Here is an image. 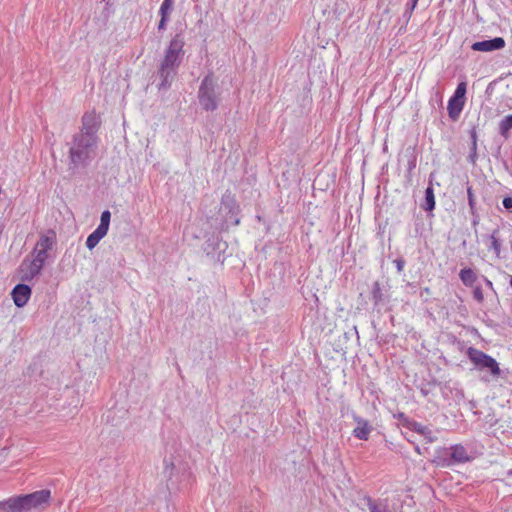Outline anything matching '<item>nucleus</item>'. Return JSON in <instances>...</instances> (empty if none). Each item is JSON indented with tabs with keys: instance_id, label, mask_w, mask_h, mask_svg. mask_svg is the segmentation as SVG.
Segmentation results:
<instances>
[{
	"instance_id": "1",
	"label": "nucleus",
	"mask_w": 512,
	"mask_h": 512,
	"mask_svg": "<svg viewBox=\"0 0 512 512\" xmlns=\"http://www.w3.org/2000/svg\"><path fill=\"white\" fill-rule=\"evenodd\" d=\"M241 217V208L235 195L226 190L221 197L218 210L207 216V223L214 231L221 233L228 231L232 226H238Z\"/></svg>"
},
{
	"instance_id": "2",
	"label": "nucleus",
	"mask_w": 512,
	"mask_h": 512,
	"mask_svg": "<svg viewBox=\"0 0 512 512\" xmlns=\"http://www.w3.org/2000/svg\"><path fill=\"white\" fill-rule=\"evenodd\" d=\"M51 491L42 489L28 494H20L0 501V512H30L49 503Z\"/></svg>"
},
{
	"instance_id": "3",
	"label": "nucleus",
	"mask_w": 512,
	"mask_h": 512,
	"mask_svg": "<svg viewBox=\"0 0 512 512\" xmlns=\"http://www.w3.org/2000/svg\"><path fill=\"white\" fill-rule=\"evenodd\" d=\"M51 491L42 489L28 494H20L0 501V512H30L49 503Z\"/></svg>"
},
{
	"instance_id": "4",
	"label": "nucleus",
	"mask_w": 512,
	"mask_h": 512,
	"mask_svg": "<svg viewBox=\"0 0 512 512\" xmlns=\"http://www.w3.org/2000/svg\"><path fill=\"white\" fill-rule=\"evenodd\" d=\"M97 146L98 144L85 139L82 135H73L72 144L68 152V171L70 175L74 176L80 168L84 169L90 165Z\"/></svg>"
},
{
	"instance_id": "5",
	"label": "nucleus",
	"mask_w": 512,
	"mask_h": 512,
	"mask_svg": "<svg viewBox=\"0 0 512 512\" xmlns=\"http://www.w3.org/2000/svg\"><path fill=\"white\" fill-rule=\"evenodd\" d=\"M197 98L204 111L213 112L218 109L221 98L217 78L213 71L209 70L202 79Z\"/></svg>"
},
{
	"instance_id": "6",
	"label": "nucleus",
	"mask_w": 512,
	"mask_h": 512,
	"mask_svg": "<svg viewBox=\"0 0 512 512\" xmlns=\"http://www.w3.org/2000/svg\"><path fill=\"white\" fill-rule=\"evenodd\" d=\"M471 459L463 445L455 444L449 448H443L437 451L433 463L440 467H450L455 464L469 462Z\"/></svg>"
},
{
	"instance_id": "7",
	"label": "nucleus",
	"mask_w": 512,
	"mask_h": 512,
	"mask_svg": "<svg viewBox=\"0 0 512 512\" xmlns=\"http://www.w3.org/2000/svg\"><path fill=\"white\" fill-rule=\"evenodd\" d=\"M184 45L185 41L182 33H176L165 49L160 64L178 70L185 55Z\"/></svg>"
},
{
	"instance_id": "8",
	"label": "nucleus",
	"mask_w": 512,
	"mask_h": 512,
	"mask_svg": "<svg viewBox=\"0 0 512 512\" xmlns=\"http://www.w3.org/2000/svg\"><path fill=\"white\" fill-rule=\"evenodd\" d=\"M466 355L476 369L481 371L486 370L493 377H500L501 369L499 363L492 356L475 347H469L466 350Z\"/></svg>"
},
{
	"instance_id": "9",
	"label": "nucleus",
	"mask_w": 512,
	"mask_h": 512,
	"mask_svg": "<svg viewBox=\"0 0 512 512\" xmlns=\"http://www.w3.org/2000/svg\"><path fill=\"white\" fill-rule=\"evenodd\" d=\"M219 234L215 232L206 233L202 249L207 257L222 265L226 259L225 253L228 249V244Z\"/></svg>"
},
{
	"instance_id": "10",
	"label": "nucleus",
	"mask_w": 512,
	"mask_h": 512,
	"mask_svg": "<svg viewBox=\"0 0 512 512\" xmlns=\"http://www.w3.org/2000/svg\"><path fill=\"white\" fill-rule=\"evenodd\" d=\"M81 129L77 135H82L96 144L99 142L98 131L101 128V118L96 114L95 110L87 111L81 118Z\"/></svg>"
},
{
	"instance_id": "11",
	"label": "nucleus",
	"mask_w": 512,
	"mask_h": 512,
	"mask_svg": "<svg viewBox=\"0 0 512 512\" xmlns=\"http://www.w3.org/2000/svg\"><path fill=\"white\" fill-rule=\"evenodd\" d=\"M467 92V83L462 81L458 83L453 95L448 100V116L451 120L456 121L465 105Z\"/></svg>"
},
{
	"instance_id": "12",
	"label": "nucleus",
	"mask_w": 512,
	"mask_h": 512,
	"mask_svg": "<svg viewBox=\"0 0 512 512\" xmlns=\"http://www.w3.org/2000/svg\"><path fill=\"white\" fill-rule=\"evenodd\" d=\"M390 286H384L379 281H374L371 286L370 299L373 302V311L381 313L390 303L391 295L389 293Z\"/></svg>"
},
{
	"instance_id": "13",
	"label": "nucleus",
	"mask_w": 512,
	"mask_h": 512,
	"mask_svg": "<svg viewBox=\"0 0 512 512\" xmlns=\"http://www.w3.org/2000/svg\"><path fill=\"white\" fill-rule=\"evenodd\" d=\"M177 74L178 70L159 64L156 72L157 77L160 79V82L157 84L158 92L168 91Z\"/></svg>"
},
{
	"instance_id": "14",
	"label": "nucleus",
	"mask_w": 512,
	"mask_h": 512,
	"mask_svg": "<svg viewBox=\"0 0 512 512\" xmlns=\"http://www.w3.org/2000/svg\"><path fill=\"white\" fill-rule=\"evenodd\" d=\"M506 42L503 37H494L491 39L476 41L471 45L473 51L493 52L501 50L505 47Z\"/></svg>"
},
{
	"instance_id": "15",
	"label": "nucleus",
	"mask_w": 512,
	"mask_h": 512,
	"mask_svg": "<svg viewBox=\"0 0 512 512\" xmlns=\"http://www.w3.org/2000/svg\"><path fill=\"white\" fill-rule=\"evenodd\" d=\"M32 294V289L29 285L25 283H19L14 286L11 292V297L14 301V304L18 307H24L29 301Z\"/></svg>"
},
{
	"instance_id": "16",
	"label": "nucleus",
	"mask_w": 512,
	"mask_h": 512,
	"mask_svg": "<svg viewBox=\"0 0 512 512\" xmlns=\"http://www.w3.org/2000/svg\"><path fill=\"white\" fill-rule=\"evenodd\" d=\"M352 418L357 426L353 429V436L359 440L367 441L369 439V435L373 430L372 425L368 420L360 417L355 412H352Z\"/></svg>"
},
{
	"instance_id": "17",
	"label": "nucleus",
	"mask_w": 512,
	"mask_h": 512,
	"mask_svg": "<svg viewBox=\"0 0 512 512\" xmlns=\"http://www.w3.org/2000/svg\"><path fill=\"white\" fill-rule=\"evenodd\" d=\"M361 503L365 505L370 512H390L387 499H373L369 495L361 498Z\"/></svg>"
},
{
	"instance_id": "18",
	"label": "nucleus",
	"mask_w": 512,
	"mask_h": 512,
	"mask_svg": "<svg viewBox=\"0 0 512 512\" xmlns=\"http://www.w3.org/2000/svg\"><path fill=\"white\" fill-rule=\"evenodd\" d=\"M56 245V233L54 230L49 229L47 233L41 234L34 248L38 250L49 252Z\"/></svg>"
},
{
	"instance_id": "19",
	"label": "nucleus",
	"mask_w": 512,
	"mask_h": 512,
	"mask_svg": "<svg viewBox=\"0 0 512 512\" xmlns=\"http://www.w3.org/2000/svg\"><path fill=\"white\" fill-rule=\"evenodd\" d=\"M435 194L432 183L430 182L428 187L425 189L424 199L420 204V207L427 212V216H433V210L435 209Z\"/></svg>"
},
{
	"instance_id": "20",
	"label": "nucleus",
	"mask_w": 512,
	"mask_h": 512,
	"mask_svg": "<svg viewBox=\"0 0 512 512\" xmlns=\"http://www.w3.org/2000/svg\"><path fill=\"white\" fill-rule=\"evenodd\" d=\"M25 263H26V260H24L20 266V270L22 272L21 280L24 282H30L35 277L39 276L43 269L39 268L38 266H36L35 263L30 261L27 268L24 270L23 266L25 265Z\"/></svg>"
},
{
	"instance_id": "21",
	"label": "nucleus",
	"mask_w": 512,
	"mask_h": 512,
	"mask_svg": "<svg viewBox=\"0 0 512 512\" xmlns=\"http://www.w3.org/2000/svg\"><path fill=\"white\" fill-rule=\"evenodd\" d=\"M107 233L108 231L97 226V228L91 234L88 235L85 243L86 247L89 250H93L98 245L100 240L107 235Z\"/></svg>"
},
{
	"instance_id": "22",
	"label": "nucleus",
	"mask_w": 512,
	"mask_h": 512,
	"mask_svg": "<svg viewBox=\"0 0 512 512\" xmlns=\"http://www.w3.org/2000/svg\"><path fill=\"white\" fill-rule=\"evenodd\" d=\"M409 430L419 433L424 436L428 443H432L435 440L431 429L427 426L422 425L421 423L415 421Z\"/></svg>"
},
{
	"instance_id": "23",
	"label": "nucleus",
	"mask_w": 512,
	"mask_h": 512,
	"mask_svg": "<svg viewBox=\"0 0 512 512\" xmlns=\"http://www.w3.org/2000/svg\"><path fill=\"white\" fill-rule=\"evenodd\" d=\"M441 386V382H439L435 377H431L430 379H423L421 384L419 385V389L421 394L424 397H427L432 393L434 387Z\"/></svg>"
},
{
	"instance_id": "24",
	"label": "nucleus",
	"mask_w": 512,
	"mask_h": 512,
	"mask_svg": "<svg viewBox=\"0 0 512 512\" xmlns=\"http://www.w3.org/2000/svg\"><path fill=\"white\" fill-rule=\"evenodd\" d=\"M512 130V114L505 116L500 122L498 127L499 134L507 140L510 137Z\"/></svg>"
},
{
	"instance_id": "25",
	"label": "nucleus",
	"mask_w": 512,
	"mask_h": 512,
	"mask_svg": "<svg viewBox=\"0 0 512 512\" xmlns=\"http://www.w3.org/2000/svg\"><path fill=\"white\" fill-rule=\"evenodd\" d=\"M459 278L465 286H472L475 283L477 276L472 268L465 267L460 270Z\"/></svg>"
},
{
	"instance_id": "26",
	"label": "nucleus",
	"mask_w": 512,
	"mask_h": 512,
	"mask_svg": "<svg viewBox=\"0 0 512 512\" xmlns=\"http://www.w3.org/2000/svg\"><path fill=\"white\" fill-rule=\"evenodd\" d=\"M33 259L31 260L33 263L36 264L39 268L43 269L46 260L49 257V254L47 252L38 250V248H34L32 251Z\"/></svg>"
},
{
	"instance_id": "27",
	"label": "nucleus",
	"mask_w": 512,
	"mask_h": 512,
	"mask_svg": "<svg viewBox=\"0 0 512 512\" xmlns=\"http://www.w3.org/2000/svg\"><path fill=\"white\" fill-rule=\"evenodd\" d=\"M498 233H499V230L496 229L490 235V239H491L490 249H492L497 256H499L500 251H501V242H500L499 238L497 237Z\"/></svg>"
},
{
	"instance_id": "28",
	"label": "nucleus",
	"mask_w": 512,
	"mask_h": 512,
	"mask_svg": "<svg viewBox=\"0 0 512 512\" xmlns=\"http://www.w3.org/2000/svg\"><path fill=\"white\" fill-rule=\"evenodd\" d=\"M110 221H111V212L109 210H104L101 213L100 224L98 225V227L108 231L109 226H110Z\"/></svg>"
},
{
	"instance_id": "29",
	"label": "nucleus",
	"mask_w": 512,
	"mask_h": 512,
	"mask_svg": "<svg viewBox=\"0 0 512 512\" xmlns=\"http://www.w3.org/2000/svg\"><path fill=\"white\" fill-rule=\"evenodd\" d=\"M174 0H163L160 9L159 15H167L170 16L173 10Z\"/></svg>"
},
{
	"instance_id": "30",
	"label": "nucleus",
	"mask_w": 512,
	"mask_h": 512,
	"mask_svg": "<svg viewBox=\"0 0 512 512\" xmlns=\"http://www.w3.org/2000/svg\"><path fill=\"white\" fill-rule=\"evenodd\" d=\"M417 3H418V0H410L407 4H406V9L403 13V18L405 19V22L408 23L411 16H412V13L414 11V9L416 8L417 6Z\"/></svg>"
},
{
	"instance_id": "31",
	"label": "nucleus",
	"mask_w": 512,
	"mask_h": 512,
	"mask_svg": "<svg viewBox=\"0 0 512 512\" xmlns=\"http://www.w3.org/2000/svg\"><path fill=\"white\" fill-rule=\"evenodd\" d=\"M394 417L399 421V423L409 429L412 424L415 422V420L410 419L408 416H406L403 412H399L398 414L394 415Z\"/></svg>"
},
{
	"instance_id": "32",
	"label": "nucleus",
	"mask_w": 512,
	"mask_h": 512,
	"mask_svg": "<svg viewBox=\"0 0 512 512\" xmlns=\"http://www.w3.org/2000/svg\"><path fill=\"white\" fill-rule=\"evenodd\" d=\"M467 199L470 211L477 210L475 195L470 185L467 186Z\"/></svg>"
},
{
	"instance_id": "33",
	"label": "nucleus",
	"mask_w": 512,
	"mask_h": 512,
	"mask_svg": "<svg viewBox=\"0 0 512 512\" xmlns=\"http://www.w3.org/2000/svg\"><path fill=\"white\" fill-rule=\"evenodd\" d=\"M478 158V154H477V146H474V145H471L470 146V153L467 157V161L471 164H475L476 163V160Z\"/></svg>"
},
{
	"instance_id": "34",
	"label": "nucleus",
	"mask_w": 512,
	"mask_h": 512,
	"mask_svg": "<svg viewBox=\"0 0 512 512\" xmlns=\"http://www.w3.org/2000/svg\"><path fill=\"white\" fill-rule=\"evenodd\" d=\"M170 16H167V15H160V20L158 22V25H157V29L158 31H164L166 30V27H167V23L169 22Z\"/></svg>"
},
{
	"instance_id": "35",
	"label": "nucleus",
	"mask_w": 512,
	"mask_h": 512,
	"mask_svg": "<svg viewBox=\"0 0 512 512\" xmlns=\"http://www.w3.org/2000/svg\"><path fill=\"white\" fill-rule=\"evenodd\" d=\"M393 263H394V264H395V266H396L397 272H398V273H402V272H403V270H404L405 263H406V262H405V259H404L402 256H400V257L396 258V259L393 261Z\"/></svg>"
},
{
	"instance_id": "36",
	"label": "nucleus",
	"mask_w": 512,
	"mask_h": 512,
	"mask_svg": "<svg viewBox=\"0 0 512 512\" xmlns=\"http://www.w3.org/2000/svg\"><path fill=\"white\" fill-rule=\"evenodd\" d=\"M469 135H470V139H471V145H474V146H477V130H476V126L473 125L471 127V129L469 130Z\"/></svg>"
},
{
	"instance_id": "37",
	"label": "nucleus",
	"mask_w": 512,
	"mask_h": 512,
	"mask_svg": "<svg viewBox=\"0 0 512 512\" xmlns=\"http://www.w3.org/2000/svg\"><path fill=\"white\" fill-rule=\"evenodd\" d=\"M503 207L508 211L512 212V197L505 196L502 200Z\"/></svg>"
},
{
	"instance_id": "38",
	"label": "nucleus",
	"mask_w": 512,
	"mask_h": 512,
	"mask_svg": "<svg viewBox=\"0 0 512 512\" xmlns=\"http://www.w3.org/2000/svg\"><path fill=\"white\" fill-rule=\"evenodd\" d=\"M470 214L472 215V226L476 229V227L479 225L480 222V215L477 210L470 211Z\"/></svg>"
},
{
	"instance_id": "39",
	"label": "nucleus",
	"mask_w": 512,
	"mask_h": 512,
	"mask_svg": "<svg viewBox=\"0 0 512 512\" xmlns=\"http://www.w3.org/2000/svg\"><path fill=\"white\" fill-rule=\"evenodd\" d=\"M473 297L476 301L478 302H483L484 300V296H483V292H482V289L480 287H476L474 290H473Z\"/></svg>"
},
{
	"instance_id": "40",
	"label": "nucleus",
	"mask_w": 512,
	"mask_h": 512,
	"mask_svg": "<svg viewBox=\"0 0 512 512\" xmlns=\"http://www.w3.org/2000/svg\"><path fill=\"white\" fill-rule=\"evenodd\" d=\"M451 342L456 344L460 351L464 348V341L459 340L455 335H450Z\"/></svg>"
},
{
	"instance_id": "41",
	"label": "nucleus",
	"mask_w": 512,
	"mask_h": 512,
	"mask_svg": "<svg viewBox=\"0 0 512 512\" xmlns=\"http://www.w3.org/2000/svg\"><path fill=\"white\" fill-rule=\"evenodd\" d=\"M113 13V10L111 9V5H110V0H107L106 1V6H105V9L103 11V14H104V18L105 19H108L109 16Z\"/></svg>"
},
{
	"instance_id": "42",
	"label": "nucleus",
	"mask_w": 512,
	"mask_h": 512,
	"mask_svg": "<svg viewBox=\"0 0 512 512\" xmlns=\"http://www.w3.org/2000/svg\"><path fill=\"white\" fill-rule=\"evenodd\" d=\"M415 167H416V158L413 157L412 159H410L408 161V175H407L408 177H410V174L415 169Z\"/></svg>"
},
{
	"instance_id": "43",
	"label": "nucleus",
	"mask_w": 512,
	"mask_h": 512,
	"mask_svg": "<svg viewBox=\"0 0 512 512\" xmlns=\"http://www.w3.org/2000/svg\"><path fill=\"white\" fill-rule=\"evenodd\" d=\"M455 398L457 400H464L465 399V394H464V391L462 389H455Z\"/></svg>"
},
{
	"instance_id": "44",
	"label": "nucleus",
	"mask_w": 512,
	"mask_h": 512,
	"mask_svg": "<svg viewBox=\"0 0 512 512\" xmlns=\"http://www.w3.org/2000/svg\"><path fill=\"white\" fill-rule=\"evenodd\" d=\"M164 464H165V469H164L165 474L168 473L169 468H171V469L174 468L173 462H169L167 459H164Z\"/></svg>"
},
{
	"instance_id": "45",
	"label": "nucleus",
	"mask_w": 512,
	"mask_h": 512,
	"mask_svg": "<svg viewBox=\"0 0 512 512\" xmlns=\"http://www.w3.org/2000/svg\"><path fill=\"white\" fill-rule=\"evenodd\" d=\"M484 281H485L486 286L489 289H491L494 292L495 295H497V293H496V291H495V289L493 287V283L488 278H484Z\"/></svg>"
},
{
	"instance_id": "46",
	"label": "nucleus",
	"mask_w": 512,
	"mask_h": 512,
	"mask_svg": "<svg viewBox=\"0 0 512 512\" xmlns=\"http://www.w3.org/2000/svg\"><path fill=\"white\" fill-rule=\"evenodd\" d=\"M440 387H441V389H442V395H443V397H444V398H447V397H448V395H447V393L445 392V389H447V388H448L447 384H443V385L441 384V386H440Z\"/></svg>"
},
{
	"instance_id": "47",
	"label": "nucleus",
	"mask_w": 512,
	"mask_h": 512,
	"mask_svg": "<svg viewBox=\"0 0 512 512\" xmlns=\"http://www.w3.org/2000/svg\"><path fill=\"white\" fill-rule=\"evenodd\" d=\"M256 218H257L258 221L262 220V217L260 215H257Z\"/></svg>"
},
{
	"instance_id": "48",
	"label": "nucleus",
	"mask_w": 512,
	"mask_h": 512,
	"mask_svg": "<svg viewBox=\"0 0 512 512\" xmlns=\"http://www.w3.org/2000/svg\"><path fill=\"white\" fill-rule=\"evenodd\" d=\"M507 475H508V476L512 475V469H510V470L507 472Z\"/></svg>"
},
{
	"instance_id": "49",
	"label": "nucleus",
	"mask_w": 512,
	"mask_h": 512,
	"mask_svg": "<svg viewBox=\"0 0 512 512\" xmlns=\"http://www.w3.org/2000/svg\"><path fill=\"white\" fill-rule=\"evenodd\" d=\"M509 284L512 287V276L510 277Z\"/></svg>"
},
{
	"instance_id": "50",
	"label": "nucleus",
	"mask_w": 512,
	"mask_h": 512,
	"mask_svg": "<svg viewBox=\"0 0 512 512\" xmlns=\"http://www.w3.org/2000/svg\"><path fill=\"white\" fill-rule=\"evenodd\" d=\"M415 449H416V451L420 454L419 447H416Z\"/></svg>"
}]
</instances>
